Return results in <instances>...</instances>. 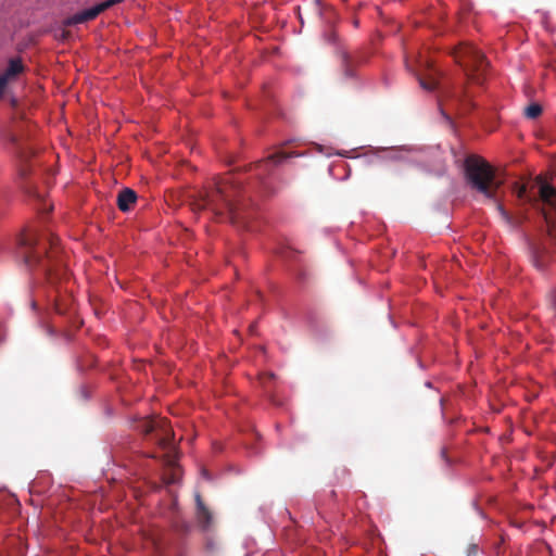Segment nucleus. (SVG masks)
I'll return each mask as SVG.
<instances>
[{
    "mask_svg": "<svg viewBox=\"0 0 556 556\" xmlns=\"http://www.w3.org/2000/svg\"><path fill=\"white\" fill-rule=\"evenodd\" d=\"M240 194V187L230 178L216 184V188L206 193L201 208L211 207L216 215H226L230 223L240 222V213L237 198Z\"/></svg>",
    "mask_w": 556,
    "mask_h": 556,
    "instance_id": "obj_4",
    "label": "nucleus"
},
{
    "mask_svg": "<svg viewBox=\"0 0 556 556\" xmlns=\"http://www.w3.org/2000/svg\"><path fill=\"white\" fill-rule=\"evenodd\" d=\"M554 305H555V308H556V301H555Z\"/></svg>",
    "mask_w": 556,
    "mask_h": 556,
    "instance_id": "obj_19",
    "label": "nucleus"
},
{
    "mask_svg": "<svg viewBox=\"0 0 556 556\" xmlns=\"http://www.w3.org/2000/svg\"><path fill=\"white\" fill-rule=\"evenodd\" d=\"M468 551H469L468 556H470L471 554L476 555L477 554V545H475V544L469 545Z\"/></svg>",
    "mask_w": 556,
    "mask_h": 556,
    "instance_id": "obj_17",
    "label": "nucleus"
},
{
    "mask_svg": "<svg viewBox=\"0 0 556 556\" xmlns=\"http://www.w3.org/2000/svg\"><path fill=\"white\" fill-rule=\"evenodd\" d=\"M530 258L533 266L539 270H544L547 264V257L544 249H541L538 245L532 244L530 247Z\"/></svg>",
    "mask_w": 556,
    "mask_h": 556,
    "instance_id": "obj_13",
    "label": "nucleus"
},
{
    "mask_svg": "<svg viewBox=\"0 0 556 556\" xmlns=\"http://www.w3.org/2000/svg\"><path fill=\"white\" fill-rule=\"evenodd\" d=\"M417 62H418L420 68H425L426 71H429V72L432 71V65H431L430 61L424 59L422 55L419 54Z\"/></svg>",
    "mask_w": 556,
    "mask_h": 556,
    "instance_id": "obj_16",
    "label": "nucleus"
},
{
    "mask_svg": "<svg viewBox=\"0 0 556 556\" xmlns=\"http://www.w3.org/2000/svg\"><path fill=\"white\" fill-rule=\"evenodd\" d=\"M464 173L467 184L486 199L496 203L497 211L507 222H511V216L497 200V191L503 185V180L496 177L494 167L483 157L469 155L464 161Z\"/></svg>",
    "mask_w": 556,
    "mask_h": 556,
    "instance_id": "obj_2",
    "label": "nucleus"
},
{
    "mask_svg": "<svg viewBox=\"0 0 556 556\" xmlns=\"http://www.w3.org/2000/svg\"><path fill=\"white\" fill-rule=\"evenodd\" d=\"M195 503H197V519L198 522L202 526L203 529H207L212 523V513L204 505L202 497L199 493L195 494Z\"/></svg>",
    "mask_w": 556,
    "mask_h": 556,
    "instance_id": "obj_11",
    "label": "nucleus"
},
{
    "mask_svg": "<svg viewBox=\"0 0 556 556\" xmlns=\"http://www.w3.org/2000/svg\"><path fill=\"white\" fill-rule=\"evenodd\" d=\"M137 429L144 434H155L156 443L162 450L166 451L163 455V463L169 471L164 475V481L166 484L176 483L178 468L173 443L174 432L167 419L163 417L144 418L139 422Z\"/></svg>",
    "mask_w": 556,
    "mask_h": 556,
    "instance_id": "obj_3",
    "label": "nucleus"
},
{
    "mask_svg": "<svg viewBox=\"0 0 556 556\" xmlns=\"http://www.w3.org/2000/svg\"><path fill=\"white\" fill-rule=\"evenodd\" d=\"M516 195L519 200L530 203L533 206L543 204L542 213L547 224L556 227V188L553 186L540 182L538 195L529 192L527 187L516 186Z\"/></svg>",
    "mask_w": 556,
    "mask_h": 556,
    "instance_id": "obj_6",
    "label": "nucleus"
},
{
    "mask_svg": "<svg viewBox=\"0 0 556 556\" xmlns=\"http://www.w3.org/2000/svg\"><path fill=\"white\" fill-rule=\"evenodd\" d=\"M123 0H106L97 5L86 9L68 18V25L81 24L94 20L99 14L121 3Z\"/></svg>",
    "mask_w": 556,
    "mask_h": 556,
    "instance_id": "obj_7",
    "label": "nucleus"
},
{
    "mask_svg": "<svg viewBox=\"0 0 556 556\" xmlns=\"http://www.w3.org/2000/svg\"><path fill=\"white\" fill-rule=\"evenodd\" d=\"M454 58L459 63L469 80L476 84H482L485 79L489 63L484 54L476 47L462 43L454 49Z\"/></svg>",
    "mask_w": 556,
    "mask_h": 556,
    "instance_id": "obj_5",
    "label": "nucleus"
},
{
    "mask_svg": "<svg viewBox=\"0 0 556 556\" xmlns=\"http://www.w3.org/2000/svg\"><path fill=\"white\" fill-rule=\"evenodd\" d=\"M341 67L345 78H353L355 76V65L358 62L353 55L346 51L340 52Z\"/></svg>",
    "mask_w": 556,
    "mask_h": 556,
    "instance_id": "obj_12",
    "label": "nucleus"
},
{
    "mask_svg": "<svg viewBox=\"0 0 556 556\" xmlns=\"http://www.w3.org/2000/svg\"><path fill=\"white\" fill-rule=\"evenodd\" d=\"M329 40H331V41H334V40H336V34H334V33H332V34L330 35Z\"/></svg>",
    "mask_w": 556,
    "mask_h": 556,
    "instance_id": "obj_18",
    "label": "nucleus"
},
{
    "mask_svg": "<svg viewBox=\"0 0 556 556\" xmlns=\"http://www.w3.org/2000/svg\"><path fill=\"white\" fill-rule=\"evenodd\" d=\"M542 113V106L539 103H531L525 109V115L528 118L534 119Z\"/></svg>",
    "mask_w": 556,
    "mask_h": 556,
    "instance_id": "obj_15",
    "label": "nucleus"
},
{
    "mask_svg": "<svg viewBox=\"0 0 556 556\" xmlns=\"http://www.w3.org/2000/svg\"><path fill=\"white\" fill-rule=\"evenodd\" d=\"M137 193L130 188H124L117 195V207L122 212H128L137 202Z\"/></svg>",
    "mask_w": 556,
    "mask_h": 556,
    "instance_id": "obj_10",
    "label": "nucleus"
},
{
    "mask_svg": "<svg viewBox=\"0 0 556 556\" xmlns=\"http://www.w3.org/2000/svg\"><path fill=\"white\" fill-rule=\"evenodd\" d=\"M300 155H301V153H296V152L287 153L283 151H278V152L270 154L266 160L258 162L257 166L258 167H263V166L267 167L269 164L278 165V164H281L285 160H287L289 157L300 156Z\"/></svg>",
    "mask_w": 556,
    "mask_h": 556,
    "instance_id": "obj_14",
    "label": "nucleus"
},
{
    "mask_svg": "<svg viewBox=\"0 0 556 556\" xmlns=\"http://www.w3.org/2000/svg\"><path fill=\"white\" fill-rule=\"evenodd\" d=\"M405 64H406V68L409 72L414 73V75L417 77L419 85L422 89H425L427 91H433L437 89L438 80L432 72L429 73V75H427V76L421 74L418 70L413 68L410 66L408 59H406Z\"/></svg>",
    "mask_w": 556,
    "mask_h": 556,
    "instance_id": "obj_9",
    "label": "nucleus"
},
{
    "mask_svg": "<svg viewBox=\"0 0 556 556\" xmlns=\"http://www.w3.org/2000/svg\"><path fill=\"white\" fill-rule=\"evenodd\" d=\"M24 72V65L21 59H11L7 70L0 75V98L5 91L8 84L14 80Z\"/></svg>",
    "mask_w": 556,
    "mask_h": 556,
    "instance_id": "obj_8",
    "label": "nucleus"
},
{
    "mask_svg": "<svg viewBox=\"0 0 556 556\" xmlns=\"http://www.w3.org/2000/svg\"><path fill=\"white\" fill-rule=\"evenodd\" d=\"M18 256L27 270L37 277L45 278L47 285L59 293L62 283H67L70 275L64 263L63 250L59 239L49 230L31 229L18 238ZM54 302L58 313L64 311L56 302V294L49 295Z\"/></svg>",
    "mask_w": 556,
    "mask_h": 556,
    "instance_id": "obj_1",
    "label": "nucleus"
}]
</instances>
